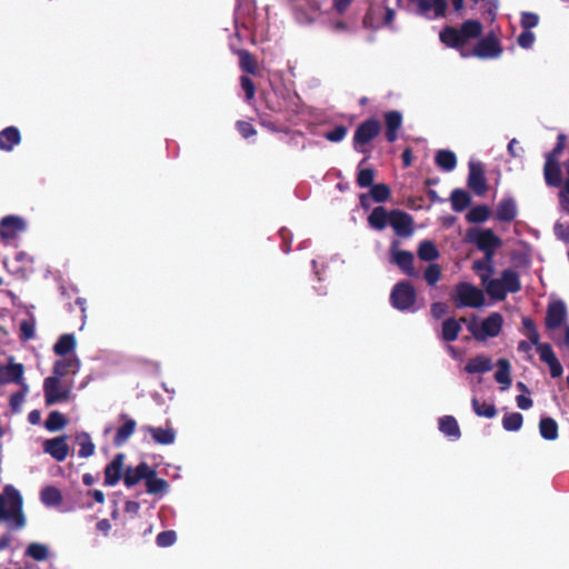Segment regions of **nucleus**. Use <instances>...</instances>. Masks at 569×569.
Returning <instances> with one entry per match:
<instances>
[{
    "mask_svg": "<svg viewBox=\"0 0 569 569\" xmlns=\"http://www.w3.org/2000/svg\"><path fill=\"white\" fill-rule=\"evenodd\" d=\"M150 467L147 462H140L136 468L128 467L124 471L123 483L126 487L131 488L141 480H146Z\"/></svg>",
    "mask_w": 569,
    "mask_h": 569,
    "instance_id": "obj_21",
    "label": "nucleus"
},
{
    "mask_svg": "<svg viewBox=\"0 0 569 569\" xmlns=\"http://www.w3.org/2000/svg\"><path fill=\"white\" fill-rule=\"evenodd\" d=\"M120 419L123 420L124 423L118 428L116 436L113 438V443L117 447L124 445L128 441V439L133 435L137 427L136 421L124 413L120 415Z\"/></svg>",
    "mask_w": 569,
    "mask_h": 569,
    "instance_id": "obj_23",
    "label": "nucleus"
},
{
    "mask_svg": "<svg viewBox=\"0 0 569 569\" xmlns=\"http://www.w3.org/2000/svg\"><path fill=\"white\" fill-rule=\"evenodd\" d=\"M44 402L47 406H52L69 398L70 390L62 388L61 381L58 377H47L43 381Z\"/></svg>",
    "mask_w": 569,
    "mask_h": 569,
    "instance_id": "obj_9",
    "label": "nucleus"
},
{
    "mask_svg": "<svg viewBox=\"0 0 569 569\" xmlns=\"http://www.w3.org/2000/svg\"><path fill=\"white\" fill-rule=\"evenodd\" d=\"M500 280L507 293H516L521 290L519 273L512 269L503 270Z\"/></svg>",
    "mask_w": 569,
    "mask_h": 569,
    "instance_id": "obj_32",
    "label": "nucleus"
},
{
    "mask_svg": "<svg viewBox=\"0 0 569 569\" xmlns=\"http://www.w3.org/2000/svg\"><path fill=\"white\" fill-rule=\"evenodd\" d=\"M467 183L477 196H483L488 191L487 179L481 162H469Z\"/></svg>",
    "mask_w": 569,
    "mask_h": 569,
    "instance_id": "obj_12",
    "label": "nucleus"
},
{
    "mask_svg": "<svg viewBox=\"0 0 569 569\" xmlns=\"http://www.w3.org/2000/svg\"><path fill=\"white\" fill-rule=\"evenodd\" d=\"M34 337V325L31 321L23 320L20 323V338L28 341Z\"/></svg>",
    "mask_w": 569,
    "mask_h": 569,
    "instance_id": "obj_61",
    "label": "nucleus"
},
{
    "mask_svg": "<svg viewBox=\"0 0 569 569\" xmlns=\"http://www.w3.org/2000/svg\"><path fill=\"white\" fill-rule=\"evenodd\" d=\"M397 244L398 242L395 241L391 246L390 262L396 264L406 276L417 278L419 273L413 266L415 257L412 252L408 250H398L396 249Z\"/></svg>",
    "mask_w": 569,
    "mask_h": 569,
    "instance_id": "obj_10",
    "label": "nucleus"
},
{
    "mask_svg": "<svg viewBox=\"0 0 569 569\" xmlns=\"http://www.w3.org/2000/svg\"><path fill=\"white\" fill-rule=\"evenodd\" d=\"M483 27L478 20H466L459 28L446 26L439 33L440 41L449 48L460 52L462 58H470L471 53L465 49L470 39H477L482 34Z\"/></svg>",
    "mask_w": 569,
    "mask_h": 569,
    "instance_id": "obj_1",
    "label": "nucleus"
},
{
    "mask_svg": "<svg viewBox=\"0 0 569 569\" xmlns=\"http://www.w3.org/2000/svg\"><path fill=\"white\" fill-rule=\"evenodd\" d=\"M240 84L246 93L247 100L253 99L254 93H256V86H254L253 81L248 76H241Z\"/></svg>",
    "mask_w": 569,
    "mask_h": 569,
    "instance_id": "obj_60",
    "label": "nucleus"
},
{
    "mask_svg": "<svg viewBox=\"0 0 569 569\" xmlns=\"http://www.w3.org/2000/svg\"><path fill=\"white\" fill-rule=\"evenodd\" d=\"M389 224L395 230L396 234L399 237H410L413 232V219L412 217L401 210H391Z\"/></svg>",
    "mask_w": 569,
    "mask_h": 569,
    "instance_id": "obj_11",
    "label": "nucleus"
},
{
    "mask_svg": "<svg viewBox=\"0 0 569 569\" xmlns=\"http://www.w3.org/2000/svg\"><path fill=\"white\" fill-rule=\"evenodd\" d=\"M487 6V14L490 17V20H495L497 16V11L499 8V0H482Z\"/></svg>",
    "mask_w": 569,
    "mask_h": 569,
    "instance_id": "obj_64",
    "label": "nucleus"
},
{
    "mask_svg": "<svg viewBox=\"0 0 569 569\" xmlns=\"http://www.w3.org/2000/svg\"><path fill=\"white\" fill-rule=\"evenodd\" d=\"M540 436L548 441L556 440L558 438V423L551 417H543L539 421Z\"/></svg>",
    "mask_w": 569,
    "mask_h": 569,
    "instance_id": "obj_33",
    "label": "nucleus"
},
{
    "mask_svg": "<svg viewBox=\"0 0 569 569\" xmlns=\"http://www.w3.org/2000/svg\"><path fill=\"white\" fill-rule=\"evenodd\" d=\"M236 127H237V130L239 131V133L244 138V139H248L250 137H253L257 134V130L254 129V127L248 122V121H244V120H239L237 121L236 123Z\"/></svg>",
    "mask_w": 569,
    "mask_h": 569,
    "instance_id": "obj_58",
    "label": "nucleus"
},
{
    "mask_svg": "<svg viewBox=\"0 0 569 569\" xmlns=\"http://www.w3.org/2000/svg\"><path fill=\"white\" fill-rule=\"evenodd\" d=\"M537 351L539 353L540 360L546 362L547 365L558 359L556 353L552 350V347L549 343H538L536 345Z\"/></svg>",
    "mask_w": 569,
    "mask_h": 569,
    "instance_id": "obj_54",
    "label": "nucleus"
},
{
    "mask_svg": "<svg viewBox=\"0 0 569 569\" xmlns=\"http://www.w3.org/2000/svg\"><path fill=\"white\" fill-rule=\"evenodd\" d=\"M493 258L495 257H490L488 259L487 256H483V259L476 260L472 263V269L479 273L481 283H486V281H488V279L491 277V274L495 271Z\"/></svg>",
    "mask_w": 569,
    "mask_h": 569,
    "instance_id": "obj_34",
    "label": "nucleus"
},
{
    "mask_svg": "<svg viewBox=\"0 0 569 569\" xmlns=\"http://www.w3.org/2000/svg\"><path fill=\"white\" fill-rule=\"evenodd\" d=\"M79 369V361L78 359H62L57 360L53 366V377H58L59 379L61 377H64L69 373H76Z\"/></svg>",
    "mask_w": 569,
    "mask_h": 569,
    "instance_id": "obj_37",
    "label": "nucleus"
},
{
    "mask_svg": "<svg viewBox=\"0 0 569 569\" xmlns=\"http://www.w3.org/2000/svg\"><path fill=\"white\" fill-rule=\"evenodd\" d=\"M391 196V190L386 183H377L370 188V197L376 202H385Z\"/></svg>",
    "mask_w": 569,
    "mask_h": 569,
    "instance_id": "obj_52",
    "label": "nucleus"
},
{
    "mask_svg": "<svg viewBox=\"0 0 569 569\" xmlns=\"http://www.w3.org/2000/svg\"><path fill=\"white\" fill-rule=\"evenodd\" d=\"M451 208L456 212L465 211L471 203V196L463 189H455L450 196Z\"/></svg>",
    "mask_w": 569,
    "mask_h": 569,
    "instance_id": "obj_30",
    "label": "nucleus"
},
{
    "mask_svg": "<svg viewBox=\"0 0 569 569\" xmlns=\"http://www.w3.org/2000/svg\"><path fill=\"white\" fill-rule=\"evenodd\" d=\"M490 216V209L486 204L476 206L469 210L466 219L470 223H480L486 221Z\"/></svg>",
    "mask_w": 569,
    "mask_h": 569,
    "instance_id": "obj_47",
    "label": "nucleus"
},
{
    "mask_svg": "<svg viewBox=\"0 0 569 569\" xmlns=\"http://www.w3.org/2000/svg\"><path fill=\"white\" fill-rule=\"evenodd\" d=\"M447 310L448 307L445 302H433L430 308L431 315L436 319H440Z\"/></svg>",
    "mask_w": 569,
    "mask_h": 569,
    "instance_id": "obj_63",
    "label": "nucleus"
},
{
    "mask_svg": "<svg viewBox=\"0 0 569 569\" xmlns=\"http://www.w3.org/2000/svg\"><path fill=\"white\" fill-rule=\"evenodd\" d=\"M12 522L14 529H22L26 526L23 513V499L18 489L7 485L0 493V522Z\"/></svg>",
    "mask_w": 569,
    "mask_h": 569,
    "instance_id": "obj_2",
    "label": "nucleus"
},
{
    "mask_svg": "<svg viewBox=\"0 0 569 569\" xmlns=\"http://www.w3.org/2000/svg\"><path fill=\"white\" fill-rule=\"evenodd\" d=\"M237 54L239 57V67L243 72L253 76L259 73L258 61L250 51L240 49Z\"/></svg>",
    "mask_w": 569,
    "mask_h": 569,
    "instance_id": "obj_29",
    "label": "nucleus"
},
{
    "mask_svg": "<svg viewBox=\"0 0 569 569\" xmlns=\"http://www.w3.org/2000/svg\"><path fill=\"white\" fill-rule=\"evenodd\" d=\"M441 276L442 270L438 263H430L423 272V279L430 287H435L441 279Z\"/></svg>",
    "mask_w": 569,
    "mask_h": 569,
    "instance_id": "obj_51",
    "label": "nucleus"
},
{
    "mask_svg": "<svg viewBox=\"0 0 569 569\" xmlns=\"http://www.w3.org/2000/svg\"><path fill=\"white\" fill-rule=\"evenodd\" d=\"M390 212L379 206L376 207L368 217V223L372 229L383 230L389 223Z\"/></svg>",
    "mask_w": 569,
    "mask_h": 569,
    "instance_id": "obj_31",
    "label": "nucleus"
},
{
    "mask_svg": "<svg viewBox=\"0 0 569 569\" xmlns=\"http://www.w3.org/2000/svg\"><path fill=\"white\" fill-rule=\"evenodd\" d=\"M495 379L501 386V390H507L511 385L510 378V362L509 360L501 358L498 360V370L495 373Z\"/></svg>",
    "mask_w": 569,
    "mask_h": 569,
    "instance_id": "obj_35",
    "label": "nucleus"
},
{
    "mask_svg": "<svg viewBox=\"0 0 569 569\" xmlns=\"http://www.w3.org/2000/svg\"><path fill=\"white\" fill-rule=\"evenodd\" d=\"M567 318L566 305L561 300L550 302L547 308L545 325L548 330H556Z\"/></svg>",
    "mask_w": 569,
    "mask_h": 569,
    "instance_id": "obj_13",
    "label": "nucleus"
},
{
    "mask_svg": "<svg viewBox=\"0 0 569 569\" xmlns=\"http://www.w3.org/2000/svg\"><path fill=\"white\" fill-rule=\"evenodd\" d=\"M386 123V139L393 143L398 139V131L402 126V114L398 110L387 111L383 116Z\"/></svg>",
    "mask_w": 569,
    "mask_h": 569,
    "instance_id": "obj_17",
    "label": "nucleus"
},
{
    "mask_svg": "<svg viewBox=\"0 0 569 569\" xmlns=\"http://www.w3.org/2000/svg\"><path fill=\"white\" fill-rule=\"evenodd\" d=\"M367 157L362 159L358 166L359 169L356 181L360 188H371L373 186V180L376 176L375 170L372 168L361 169V166L367 161Z\"/></svg>",
    "mask_w": 569,
    "mask_h": 569,
    "instance_id": "obj_44",
    "label": "nucleus"
},
{
    "mask_svg": "<svg viewBox=\"0 0 569 569\" xmlns=\"http://www.w3.org/2000/svg\"><path fill=\"white\" fill-rule=\"evenodd\" d=\"M143 430L148 432L158 445L168 446L176 441L177 432L170 426H167V428L144 426Z\"/></svg>",
    "mask_w": 569,
    "mask_h": 569,
    "instance_id": "obj_19",
    "label": "nucleus"
},
{
    "mask_svg": "<svg viewBox=\"0 0 569 569\" xmlns=\"http://www.w3.org/2000/svg\"><path fill=\"white\" fill-rule=\"evenodd\" d=\"M76 440H77V443L80 446V449L78 452L80 458H89V457L93 456L96 446L92 442L91 437L88 432L82 431V432L78 433L76 437Z\"/></svg>",
    "mask_w": 569,
    "mask_h": 569,
    "instance_id": "obj_40",
    "label": "nucleus"
},
{
    "mask_svg": "<svg viewBox=\"0 0 569 569\" xmlns=\"http://www.w3.org/2000/svg\"><path fill=\"white\" fill-rule=\"evenodd\" d=\"M503 317L499 312H491L480 325L476 317L467 325L468 330L477 341L498 337L502 330Z\"/></svg>",
    "mask_w": 569,
    "mask_h": 569,
    "instance_id": "obj_3",
    "label": "nucleus"
},
{
    "mask_svg": "<svg viewBox=\"0 0 569 569\" xmlns=\"http://www.w3.org/2000/svg\"><path fill=\"white\" fill-rule=\"evenodd\" d=\"M472 410L479 417L493 418L497 415V408L493 403L480 402L478 398L473 397L471 400Z\"/></svg>",
    "mask_w": 569,
    "mask_h": 569,
    "instance_id": "obj_45",
    "label": "nucleus"
},
{
    "mask_svg": "<svg viewBox=\"0 0 569 569\" xmlns=\"http://www.w3.org/2000/svg\"><path fill=\"white\" fill-rule=\"evenodd\" d=\"M523 422V417L520 412L507 413L502 418V427L507 431H518Z\"/></svg>",
    "mask_w": 569,
    "mask_h": 569,
    "instance_id": "obj_49",
    "label": "nucleus"
},
{
    "mask_svg": "<svg viewBox=\"0 0 569 569\" xmlns=\"http://www.w3.org/2000/svg\"><path fill=\"white\" fill-rule=\"evenodd\" d=\"M348 129L343 124L336 126L331 131L325 133V138L331 142H340L347 136Z\"/></svg>",
    "mask_w": 569,
    "mask_h": 569,
    "instance_id": "obj_56",
    "label": "nucleus"
},
{
    "mask_svg": "<svg viewBox=\"0 0 569 569\" xmlns=\"http://www.w3.org/2000/svg\"><path fill=\"white\" fill-rule=\"evenodd\" d=\"M486 288L487 293L490 296V298L495 300H505L507 297V291L503 288V283L500 279H491L489 278L486 283H482Z\"/></svg>",
    "mask_w": 569,
    "mask_h": 569,
    "instance_id": "obj_43",
    "label": "nucleus"
},
{
    "mask_svg": "<svg viewBox=\"0 0 569 569\" xmlns=\"http://www.w3.org/2000/svg\"><path fill=\"white\" fill-rule=\"evenodd\" d=\"M27 392H28V386L23 385L21 390L11 395L9 403H10L12 411L18 412L20 410V408L24 401V397H26Z\"/></svg>",
    "mask_w": 569,
    "mask_h": 569,
    "instance_id": "obj_55",
    "label": "nucleus"
},
{
    "mask_svg": "<svg viewBox=\"0 0 569 569\" xmlns=\"http://www.w3.org/2000/svg\"><path fill=\"white\" fill-rule=\"evenodd\" d=\"M417 3L418 11L420 14H427L429 11H433L436 17H442L447 10L446 0H411Z\"/></svg>",
    "mask_w": 569,
    "mask_h": 569,
    "instance_id": "obj_25",
    "label": "nucleus"
},
{
    "mask_svg": "<svg viewBox=\"0 0 569 569\" xmlns=\"http://www.w3.org/2000/svg\"><path fill=\"white\" fill-rule=\"evenodd\" d=\"M144 481L147 492L149 495L164 493L169 487L168 481L162 478H158L157 471L152 468H150L148 477L146 478Z\"/></svg>",
    "mask_w": 569,
    "mask_h": 569,
    "instance_id": "obj_28",
    "label": "nucleus"
},
{
    "mask_svg": "<svg viewBox=\"0 0 569 569\" xmlns=\"http://www.w3.org/2000/svg\"><path fill=\"white\" fill-rule=\"evenodd\" d=\"M466 322L467 319L463 317L459 320L453 317L446 319L441 325L440 339L445 342H452L457 340L461 331V323Z\"/></svg>",
    "mask_w": 569,
    "mask_h": 569,
    "instance_id": "obj_20",
    "label": "nucleus"
},
{
    "mask_svg": "<svg viewBox=\"0 0 569 569\" xmlns=\"http://www.w3.org/2000/svg\"><path fill=\"white\" fill-rule=\"evenodd\" d=\"M493 365L491 358L485 355H478L468 360L465 370L468 373H485L492 369Z\"/></svg>",
    "mask_w": 569,
    "mask_h": 569,
    "instance_id": "obj_26",
    "label": "nucleus"
},
{
    "mask_svg": "<svg viewBox=\"0 0 569 569\" xmlns=\"http://www.w3.org/2000/svg\"><path fill=\"white\" fill-rule=\"evenodd\" d=\"M381 132V124L378 119L369 118L358 124L353 134V149L358 152H367L365 147L377 138Z\"/></svg>",
    "mask_w": 569,
    "mask_h": 569,
    "instance_id": "obj_7",
    "label": "nucleus"
},
{
    "mask_svg": "<svg viewBox=\"0 0 569 569\" xmlns=\"http://www.w3.org/2000/svg\"><path fill=\"white\" fill-rule=\"evenodd\" d=\"M435 163L443 171H452L457 167V157L453 151L441 149L436 152Z\"/></svg>",
    "mask_w": 569,
    "mask_h": 569,
    "instance_id": "obj_27",
    "label": "nucleus"
},
{
    "mask_svg": "<svg viewBox=\"0 0 569 569\" xmlns=\"http://www.w3.org/2000/svg\"><path fill=\"white\" fill-rule=\"evenodd\" d=\"M40 499L41 502L47 507H57L61 505L63 498L61 491L58 488L53 486H47L41 489Z\"/></svg>",
    "mask_w": 569,
    "mask_h": 569,
    "instance_id": "obj_36",
    "label": "nucleus"
},
{
    "mask_svg": "<svg viewBox=\"0 0 569 569\" xmlns=\"http://www.w3.org/2000/svg\"><path fill=\"white\" fill-rule=\"evenodd\" d=\"M523 333L527 336L529 341L536 346L539 343L540 336L535 321L529 317L522 318Z\"/></svg>",
    "mask_w": 569,
    "mask_h": 569,
    "instance_id": "obj_50",
    "label": "nucleus"
},
{
    "mask_svg": "<svg viewBox=\"0 0 569 569\" xmlns=\"http://www.w3.org/2000/svg\"><path fill=\"white\" fill-rule=\"evenodd\" d=\"M4 369H6L7 383L16 382L21 386L26 385L23 382L24 368H23L22 363H11V365H8L7 367H4Z\"/></svg>",
    "mask_w": 569,
    "mask_h": 569,
    "instance_id": "obj_46",
    "label": "nucleus"
},
{
    "mask_svg": "<svg viewBox=\"0 0 569 569\" xmlns=\"http://www.w3.org/2000/svg\"><path fill=\"white\" fill-rule=\"evenodd\" d=\"M439 430L448 437L459 438L461 435L459 425L452 416L440 418Z\"/></svg>",
    "mask_w": 569,
    "mask_h": 569,
    "instance_id": "obj_42",
    "label": "nucleus"
},
{
    "mask_svg": "<svg viewBox=\"0 0 569 569\" xmlns=\"http://www.w3.org/2000/svg\"><path fill=\"white\" fill-rule=\"evenodd\" d=\"M543 176L547 186L558 188L562 184V174L559 161L546 160Z\"/></svg>",
    "mask_w": 569,
    "mask_h": 569,
    "instance_id": "obj_24",
    "label": "nucleus"
},
{
    "mask_svg": "<svg viewBox=\"0 0 569 569\" xmlns=\"http://www.w3.org/2000/svg\"><path fill=\"white\" fill-rule=\"evenodd\" d=\"M24 221L17 216H7L0 222V236L3 239H13L24 230Z\"/></svg>",
    "mask_w": 569,
    "mask_h": 569,
    "instance_id": "obj_18",
    "label": "nucleus"
},
{
    "mask_svg": "<svg viewBox=\"0 0 569 569\" xmlns=\"http://www.w3.org/2000/svg\"><path fill=\"white\" fill-rule=\"evenodd\" d=\"M518 214L517 202L512 197L501 199L495 211V217L500 222H511Z\"/></svg>",
    "mask_w": 569,
    "mask_h": 569,
    "instance_id": "obj_16",
    "label": "nucleus"
},
{
    "mask_svg": "<svg viewBox=\"0 0 569 569\" xmlns=\"http://www.w3.org/2000/svg\"><path fill=\"white\" fill-rule=\"evenodd\" d=\"M535 42V34L530 30H525L518 36V44L523 49H529Z\"/></svg>",
    "mask_w": 569,
    "mask_h": 569,
    "instance_id": "obj_62",
    "label": "nucleus"
},
{
    "mask_svg": "<svg viewBox=\"0 0 569 569\" xmlns=\"http://www.w3.org/2000/svg\"><path fill=\"white\" fill-rule=\"evenodd\" d=\"M417 301V292L409 281L397 282L390 292V303L399 311H413Z\"/></svg>",
    "mask_w": 569,
    "mask_h": 569,
    "instance_id": "obj_4",
    "label": "nucleus"
},
{
    "mask_svg": "<svg viewBox=\"0 0 569 569\" xmlns=\"http://www.w3.org/2000/svg\"><path fill=\"white\" fill-rule=\"evenodd\" d=\"M43 451L50 455L58 462L64 461L70 452L67 436H59L44 440Z\"/></svg>",
    "mask_w": 569,
    "mask_h": 569,
    "instance_id": "obj_14",
    "label": "nucleus"
},
{
    "mask_svg": "<svg viewBox=\"0 0 569 569\" xmlns=\"http://www.w3.org/2000/svg\"><path fill=\"white\" fill-rule=\"evenodd\" d=\"M539 22V17L532 12H522L520 24L525 30L535 28Z\"/></svg>",
    "mask_w": 569,
    "mask_h": 569,
    "instance_id": "obj_59",
    "label": "nucleus"
},
{
    "mask_svg": "<svg viewBox=\"0 0 569 569\" xmlns=\"http://www.w3.org/2000/svg\"><path fill=\"white\" fill-rule=\"evenodd\" d=\"M177 540V533L173 530H166L158 533L156 542L158 547L167 548L172 546Z\"/></svg>",
    "mask_w": 569,
    "mask_h": 569,
    "instance_id": "obj_53",
    "label": "nucleus"
},
{
    "mask_svg": "<svg viewBox=\"0 0 569 569\" xmlns=\"http://www.w3.org/2000/svg\"><path fill=\"white\" fill-rule=\"evenodd\" d=\"M457 308H479L485 303V296L480 289L469 282H459L452 297Z\"/></svg>",
    "mask_w": 569,
    "mask_h": 569,
    "instance_id": "obj_6",
    "label": "nucleus"
},
{
    "mask_svg": "<svg viewBox=\"0 0 569 569\" xmlns=\"http://www.w3.org/2000/svg\"><path fill=\"white\" fill-rule=\"evenodd\" d=\"M24 555L30 557L37 561H43L49 557V550L47 546L39 542H31L27 549Z\"/></svg>",
    "mask_w": 569,
    "mask_h": 569,
    "instance_id": "obj_48",
    "label": "nucleus"
},
{
    "mask_svg": "<svg viewBox=\"0 0 569 569\" xmlns=\"http://www.w3.org/2000/svg\"><path fill=\"white\" fill-rule=\"evenodd\" d=\"M21 142V134L18 128L10 126L0 131V149L12 151Z\"/></svg>",
    "mask_w": 569,
    "mask_h": 569,
    "instance_id": "obj_22",
    "label": "nucleus"
},
{
    "mask_svg": "<svg viewBox=\"0 0 569 569\" xmlns=\"http://www.w3.org/2000/svg\"><path fill=\"white\" fill-rule=\"evenodd\" d=\"M418 257L422 261L431 262L439 258L440 253L436 244L430 240H423L419 243L417 250Z\"/></svg>",
    "mask_w": 569,
    "mask_h": 569,
    "instance_id": "obj_39",
    "label": "nucleus"
},
{
    "mask_svg": "<svg viewBox=\"0 0 569 569\" xmlns=\"http://www.w3.org/2000/svg\"><path fill=\"white\" fill-rule=\"evenodd\" d=\"M468 52L471 53V57L479 59H493L502 53V47L496 34L489 32L476 43L472 50H468Z\"/></svg>",
    "mask_w": 569,
    "mask_h": 569,
    "instance_id": "obj_8",
    "label": "nucleus"
},
{
    "mask_svg": "<svg viewBox=\"0 0 569 569\" xmlns=\"http://www.w3.org/2000/svg\"><path fill=\"white\" fill-rule=\"evenodd\" d=\"M76 343V338L72 333H64L60 336L53 346V351L58 356H67L74 350Z\"/></svg>",
    "mask_w": 569,
    "mask_h": 569,
    "instance_id": "obj_38",
    "label": "nucleus"
},
{
    "mask_svg": "<svg viewBox=\"0 0 569 569\" xmlns=\"http://www.w3.org/2000/svg\"><path fill=\"white\" fill-rule=\"evenodd\" d=\"M124 453H117L104 468V485L116 486L124 476Z\"/></svg>",
    "mask_w": 569,
    "mask_h": 569,
    "instance_id": "obj_15",
    "label": "nucleus"
},
{
    "mask_svg": "<svg viewBox=\"0 0 569 569\" xmlns=\"http://www.w3.org/2000/svg\"><path fill=\"white\" fill-rule=\"evenodd\" d=\"M67 425V417L57 410L51 411L44 421V427L50 432L62 430Z\"/></svg>",
    "mask_w": 569,
    "mask_h": 569,
    "instance_id": "obj_41",
    "label": "nucleus"
},
{
    "mask_svg": "<svg viewBox=\"0 0 569 569\" xmlns=\"http://www.w3.org/2000/svg\"><path fill=\"white\" fill-rule=\"evenodd\" d=\"M469 242L483 252L485 256L495 257L496 250L501 247V239L493 232L492 229H469L467 232Z\"/></svg>",
    "mask_w": 569,
    "mask_h": 569,
    "instance_id": "obj_5",
    "label": "nucleus"
},
{
    "mask_svg": "<svg viewBox=\"0 0 569 569\" xmlns=\"http://www.w3.org/2000/svg\"><path fill=\"white\" fill-rule=\"evenodd\" d=\"M565 147H566V136L563 133H560L557 138L556 146L549 153H547L546 160L558 161V158L562 153Z\"/></svg>",
    "mask_w": 569,
    "mask_h": 569,
    "instance_id": "obj_57",
    "label": "nucleus"
}]
</instances>
